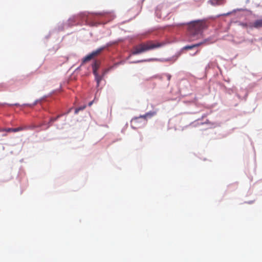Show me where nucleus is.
Returning <instances> with one entry per match:
<instances>
[{"mask_svg":"<svg viewBox=\"0 0 262 262\" xmlns=\"http://www.w3.org/2000/svg\"><path fill=\"white\" fill-rule=\"evenodd\" d=\"M249 27L250 28H260L262 27V19L256 20L254 23H250Z\"/></svg>","mask_w":262,"mask_h":262,"instance_id":"nucleus-6","label":"nucleus"},{"mask_svg":"<svg viewBox=\"0 0 262 262\" xmlns=\"http://www.w3.org/2000/svg\"><path fill=\"white\" fill-rule=\"evenodd\" d=\"M61 115H58L55 118H51L50 119V120L49 122V125L47 126V128H49L50 126L52 125V123L56 121Z\"/></svg>","mask_w":262,"mask_h":262,"instance_id":"nucleus-10","label":"nucleus"},{"mask_svg":"<svg viewBox=\"0 0 262 262\" xmlns=\"http://www.w3.org/2000/svg\"><path fill=\"white\" fill-rule=\"evenodd\" d=\"M166 76L167 78V80L169 81L171 79V76L169 74H166Z\"/></svg>","mask_w":262,"mask_h":262,"instance_id":"nucleus-16","label":"nucleus"},{"mask_svg":"<svg viewBox=\"0 0 262 262\" xmlns=\"http://www.w3.org/2000/svg\"><path fill=\"white\" fill-rule=\"evenodd\" d=\"M93 103V101H92L90 102L89 103V106H91L92 105Z\"/></svg>","mask_w":262,"mask_h":262,"instance_id":"nucleus-17","label":"nucleus"},{"mask_svg":"<svg viewBox=\"0 0 262 262\" xmlns=\"http://www.w3.org/2000/svg\"><path fill=\"white\" fill-rule=\"evenodd\" d=\"M206 42V40H204L203 41H201L199 43H196V44H194L193 45H191V46H186L185 47V49H191L193 48H195V47H198L204 43H205Z\"/></svg>","mask_w":262,"mask_h":262,"instance_id":"nucleus-9","label":"nucleus"},{"mask_svg":"<svg viewBox=\"0 0 262 262\" xmlns=\"http://www.w3.org/2000/svg\"><path fill=\"white\" fill-rule=\"evenodd\" d=\"M27 128L26 127H22L20 126L16 128H2V129L4 130V132H17L19 131H21L23 130H26Z\"/></svg>","mask_w":262,"mask_h":262,"instance_id":"nucleus-5","label":"nucleus"},{"mask_svg":"<svg viewBox=\"0 0 262 262\" xmlns=\"http://www.w3.org/2000/svg\"><path fill=\"white\" fill-rule=\"evenodd\" d=\"M239 25L241 26L245 27V28L249 27V24H248L247 23H241L239 24Z\"/></svg>","mask_w":262,"mask_h":262,"instance_id":"nucleus-14","label":"nucleus"},{"mask_svg":"<svg viewBox=\"0 0 262 262\" xmlns=\"http://www.w3.org/2000/svg\"><path fill=\"white\" fill-rule=\"evenodd\" d=\"M150 60H151V59H144V60L135 61V62H134V63H139V62H146V61H149Z\"/></svg>","mask_w":262,"mask_h":262,"instance_id":"nucleus-15","label":"nucleus"},{"mask_svg":"<svg viewBox=\"0 0 262 262\" xmlns=\"http://www.w3.org/2000/svg\"><path fill=\"white\" fill-rule=\"evenodd\" d=\"M207 25L204 20L192 21L188 24V31L191 40H195L202 37V31L207 28Z\"/></svg>","mask_w":262,"mask_h":262,"instance_id":"nucleus-1","label":"nucleus"},{"mask_svg":"<svg viewBox=\"0 0 262 262\" xmlns=\"http://www.w3.org/2000/svg\"><path fill=\"white\" fill-rule=\"evenodd\" d=\"M164 45V43L162 42H158L152 40H149L134 46L132 51V54H140L147 51L160 48L163 46Z\"/></svg>","mask_w":262,"mask_h":262,"instance_id":"nucleus-2","label":"nucleus"},{"mask_svg":"<svg viewBox=\"0 0 262 262\" xmlns=\"http://www.w3.org/2000/svg\"><path fill=\"white\" fill-rule=\"evenodd\" d=\"M86 107V105H83L82 106L76 108L75 110V114H77L80 111L83 110Z\"/></svg>","mask_w":262,"mask_h":262,"instance_id":"nucleus-12","label":"nucleus"},{"mask_svg":"<svg viewBox=\"0 0 262 262\" xmlns=\"http://www.w3.org/2000/svg\"><path fill=\"white\" fill-rule=\"evenodd\" d=\"M105 48V47H101L98 49H97L95 51H93L90 54L86 55L82 60L83 62H88L91 59H92L93 58H94L96 56H97L98 55L100 54V53Z\"/></svg>","mask_w":262,"mask_h":262,"instance_id":"nucleus-4","label":"nucleus"},{"mask_svg":"<svg viewBox=\"0 0 262 262\" xmlns=\"http://www.w3.org/2000/svg\"><path fill=\"white\" fill-rule=\"evenodd\" d=\"M94 75H95V79L97 81V86H99V83L101 81V80H102V77L99 76L98 74V73H96V74H94Z\"/></svg>","mask_w":262,"mask_h":262,"instance_id":"nucleus-11","label":"nucleus"},{"mask_svg":"<svg viewBox=\"0 0 262 262\" xmlns=\"http://www.w3.org/2000/svg\"><path fill=\"white\" fill-rule=\"evenodd\" d=\"M100 64V62L98 60H96L92 64L93 74H96L97 73V70L99 68Z\"/></svg>","mask_w":262,"mask_h":262,"instance_id":"nucleus-8","label":"nucleus"},{"mask_svg":"<svg viewBox=\"0 0 262 262\" xmlns=\"http://www.w3.org/2000/svg\"><path fill=\"white\" fill-rule=\"evenodd\" d=\"M41 126H42V124H40L39 126L32 125V126H25V127H27V128L26 129H34V128H36V127H37L38 126L40 127Z\"/></svg>","mask_w":262,"mask_h":262,"instance_id":"nucleus-13","label":"nucleus"},{"mask_svg":"<svg viewBox=\"0 0 262 262\" xmlns=\"http://www.w3.org/2000/svg\"><path fill=\"white\" fill-rule=\"evenodd\" d=\"M4 132V130L2 128H0V132Z\"/></svg>","mask_w":262,"mask_h":262,"instance_id":"nucleus-18","label":"nucleus"},{"mask_svg":"<svg viewBox=\"0 0 262 262\" xmlns=\"http://www.w3.org/2000/svg\"><path fill=\"white\" fill-rule=\"evenodd\" d=\"M14 105H18V104L16 103V104H15Z\"/></svg>","mask_w":262,"mask_h":262,"instance_id":"nucleus-19","label":"nucleus"},{"mask_svg":"<svg viewBox=\"0 0 262 262\" xmlns=\"http://www.w3.org/2000/svg\"><path fill=\"white\" fill-rule=\"evenodd\" d=\"M225 0H210L209 3L212 6L223 5Z\"/></svg>","mask_w":262,"mask_h":262,"instance_id":"nucleus-7","label":"nucleus"},{"mask_svg":"<svg viewBox=\"0 0 262 262\" xmlns=\"http://www.w3.org/2000/svg\"><path fill=\"white\" fill-rule=\"evenodd\" d=\"M156 114L154 112H150L146 113L144 115L140 116L139 117H135L133 118L131 121L132 126L134 128H137L138 124L142 125L146 123V118L147 117H152Z\"/></svg>","mask_w":262,"mask_h":262,"instance_id":"nucleus-3","label":"nucleus"}]
</instances>
